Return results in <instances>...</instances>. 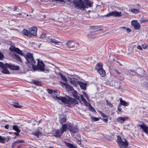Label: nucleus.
I'll return each mask as SVG.
<instances>
[{
    "instance_id": "obj_1",
    "label": "nucleus",
    "mask_w": 148,
    "mask_h": 148,
    "mask_svg": "<svg viewBox=\"0 0 148 148\" xmlns=\"http://www.w3.org/2000/svg\"><path fill=\"white\" fill-rule=\"evenodd\" d=\"M25 57L26 59L27 62L26 64L30 68H36V62L34 60L33 56V54L30 53H28L25 56Z\"/></svg>"
},
{
    "instance_id": "obj_2",
    "label": "nucleus",
    "mask_w": 148,
    "mask_h": 148,
    "mask_svg": "<svg viewBox=\"0 0 148 148\" xmlns=\"http://www.w3.org/2000/svg\"><path fill=\"white\" fill-rule=\"evenodd\" d=\"M58 98L64 104H67L69 106H75L78 104V102L76 99L71 97H69L68 99L64 97H60Z\"/></svg>"
},
{
    "instance_id": "obj_3",
    "label": "nucleus",
    "mask_w": 148,
    "mask_h": 148,
    "mask_svg": "<svg viewBox=\"0 0 148 148\" xmlns=\"http://www.w3.org/2000/svg\"><path fill=\"white\" fill-rule=\"evenodd\" d=\"M73 0L74 4L78 9H81L87 8L88 5L90 6V4L88 0Z\"/></svg>"
},
{
    "instance_id": "obj_4",
    "label": "nucleus",
    "mask_w": 148,
    "mask_h": 148,
    "mask_svg": "<svg viewBox=\"0 0 148 148\" xmlns=\"http://www.w3.org/2000/svg\"><path fill=\"white\" fill-rule=\"evenodd\" d=\"M67 125L68 126V125L62 124L60 129L56 130L53 133L54 136L56 137H60L61 136L63 133L67 131Z\"/></svg>"
},
{
    "instance_id": "obj_5",
    "label": "nucleus",
    "mask_w": 148,
    "mask_h": 148,
    "mask_svg": "<svg viewBox=\"0 0 148 148\" xmlns=\"http://www.w3.org/2000/svg\"><path fill=\"white\" fill-rule=\"evenodd\" d=\"M67 47L71 51H74L78 49L79 46L78 42H75L72 40H69L66 42Z\"/></svg>"
},
{
    "instance_id": "obj_6",
    "label": "nucleus",
    "mask_w": 148,
    "mask_h": 148,
    "mask_svg": "<svg viewBox=\"0 0 148 148\" xmlns=\"http://www.w3.org/2000/svg\"><path fill=\"white\" fill-rule=\"evenodd\" d=\"M117 138L116 142L121 148H128L127 147L128 145V143L126 140L124 139L125 141H123L121 138L119 136H117Z\"/></svg>"
},
{
    "instance_id": "obj_7",
    "label": "nucleus",
    "mask_w": 148,
    "mask_h": 148,
    "mask_svg": "<svg viewBox=\"0 0 148 148\" xmlns=\"http://www.w3.org/2000/svg\"><path fill=\"white\" fill-rule=\"evenodd\" d=\"M36 68H33L34 70L38 69L42 71L44 70L45 64L41 60H38V64L37 65L36 64Z\"/></svg>"
},
{
    "instance_id": "obj_8",
    "label": "nucleus",
    "mask_w": 148,
    "mask_h": 148,
    "mask_svg": "<svg viewBox=\"0 0 148 148\" xmlns=\"http://www.w3.org/2000/svg\"><path fill=\"white\" fill-rule=\"evenodd\" d=\"M122 16L121 12H118L114 11L110 12L106 15L104 16L105 17H110L114 16L115 17H120Z\"/></svg>"
},
{
    "instance_id": "obj_9",
    "label": "nucleus",
    "mask_w": 148,
    "mask_h": 148,
    "mask_svg": "<svg viewBox=\"0 0 148 148\" xmlns=\"http://www.w3.org/2000/svg\"><path fill=\"white\" fill-rule=\"evenodd\" d=\"M9 64H3L1 62H0V67H1L2 69V72L5 74H9V72L7 69L8 68H9Z\"/></svg>"
},
{
    "instance_id": "obj_10",
    "label": "nucleus",
    "mask_w": 148,
    "mask_h": 148,
    "mask_svg": "<svg viewBox=\"0 0 148 148\" xmlns=\"http://www.w3.org/2000/svg\"><path fill=\"white\" fill-rule=\"evenodd\" d=\"M10 49L12 51L16 52L17 53L22 56H24V54L22 53V51L18 48L14 46H12L10 47Z\"/></svg>"
},
{
    "instance_id": "obj_11",
    "label": "nucleus",
    "mask_w": 148,
    "mask_h": 148,
    "mask_svg": "<svg viewBox=\"0 0 148 148\" xmlns=\"http://www.w3.org/2000/svg\"><path fill=\"white\" fill-rule=\"evenodd\" d=\"M65 125H68L67 127V130L68 129L69 130L73 133H76L77 132L78 130L77 127L71 126L70 125L68 124H65Z\"/></svg>"
},
{
    "instance_id": "obj_12",
    "label": "nucleus",
    "mask_w": 148,
    "mask_h": 148,
    "mask_svg": "<svg viewBox=\"0 0 148 148\" xmlns=\"http://www.w3.org/2000/svg\"><path fill=\"white\" fill-rule=\"evenodd\" d=\"M37 29L35 27H33L30 28L29 32L30 36H36V32Z\"/></svg>"
},
{
    "instance_id": "obj_13",
    "label": "nucleus",
    "mask_w": 148,
    "mask_h": 148,
    "mask_svg": "<svg viewBox=\"0 0 148 148\" xmlns=\"http://www.w3.org/2000/svg\"><path fill=\"white\" fill-rule=\"evenodd\" d=\"M131 25L135 29H138L140 28V25L136 21H132L131 22Z\"/></svg>"
},
{
    "instance_id": "obj_14",
    "label": "nucleus",
    "mask_w": 148,
    "mask_h": 148,
    "mask_svg": "<svg viewBox=\"0 0 148 148\" xmlns=\"http://www.w3.org/2000/svg\"><path fill=\"white\" fill-rule=\"evenodd\" d=\"M137 127H140L147 134H148V127L144 123H143V124L137 125Z\"/></svg>"
},
{
    "instance_id": "obj_15",
    "label": "nucleus",
    "mask_w": 148,
    "mask_h": 148,
    "mask_svg": "<svg viewBox=\"0 0 148 148\" xmlns=\"http://www.w3.org/2000/svg\"><path fill=\"white\" fill-rule=\"evenodd\" d=\"M55 95H54L53 96V98L55 99H56L57 100H58V101H60L59 99H58V98L60 97H58V96L60 95V91L57 90H53V93Z\"/></svg>"
},
{
    "instance_id": "obj_16",
    "label": "nucleus",
    "mask_w": 148,
    "mask_h": 148,
    "mask_svg": "<svg viewBox=\"0 0 148 148\" xmlns=\"http://www.w3.org/2000/svg\"><path fill=\"white\" fill-rule=\"evenodd\" d=\"M32 134L35 136L37 138H39V136H41L42 135V134L38 130L35 132H32Z\"/></svg>"
},
{
    "instance_id": "obj_17",
    "label": "nucleus",
    "mask_w": 148,
    "mask_h": 148,
    "mask_svg": "<svg viewBox=\"0 0 148 148\" xmlns=\"http://www.w3.org/2000/svg\"><path fill=\"white\" fill-rule=\"evenodd\" d=\"M9 68L12 70H18L19 68L18 66H15L14 65H12L9 64Z\"/></svg>"
},
{
    "instance_id": "obj_18",
    "label": "nucleus",
    "mask_w": 148,
    "mask_h": 148,
    "mask_svg": "<svg viewBox=\"0 0 148 148\" xmlns=\"http://www.w3.org/2000/svg\"><path fill=\"white\" fill-rule=\"evenodd\" d=\"M127 119V118L126 117H120L117 118V121L118 122L122 123Z\"/></svg>"
},
{
    "instance_id": "obj_19",
    "label": "nucleus",
    "mask_w": 148,
    "mask_h": 148,
    "mask_svg": "<svg viewBox=\"0 0 148 148\" xmlns=\"http://www.w3.org/2000/svg\"><path fill=\"white\" fill-rule=\"evenodd\" d=\"M120 101V105H122L125 106H127L129 105V103L126 102L125 101L123 100L121 98L119 99Z\"/></svg>"
},
{
    "instance_id": "obj_20",
    "label": "nucleus",
    "mask_w": 148,
    "mask_h": 148,
    "mask_svg": "<svg viewBox=\"0 0 148 148\" xmlns=\"http://www.w3.org/2000/svg\"><path fill=\"white\" fill-rule=\"evenodd\" d=\"M69 80L74 86H75L77 82V79L74 78H70Z\"/></svg>"
},
{
    "instance_id": "obj_21",
    "label": "nucleus",
    "mask_w": 148,
    "mask_h": 148,
    "mask_svg": "<svg viewBox=\"0 0 148 148\" xmlns=\"http://www.w3.org/2000/svg\"><path fill=\"white\" fill-rule=\"evenodd\" d=\"M97 72L99 73L101 75L102 77H104L106 75L105 71L103 68L99 69V70L97 71Z\"/></svg>"
},
{
    "instance_id": "obj_22",
    "label": "nucleus",
    "mask_w": 148,
    "mask_h": 148,
    "mask_svg": "<svg viewBox=\"0 0 148 148\" xmlns=\"http://www.w3.org/2000/svg\"><path fill=\"white\" fill-rule=\"evenodd\" d=\"M102 68H103V65L101 63H98L95 66V69L97 71Z\"/></svg>"
},
{
    "instance_id": "obj_23",
    "label": "nucleus",
    "mask_w": 148,
    "mask_h": 148,
    "mask_svg": "<svg viewBox=\"0 0 148 148\" xmlns=\"http://www.w3.org/2000/svg\"><path fill=\"white\" fill-rule=\"evenodd\" d=\"M119 29L121 30L126 31L128 33H130L131 31V30L129 28H127L124 27H120Z\"/></svg>"
},
{
    "instance_id": "obj_24",
    "label": "nucleus",
    "mask_w": 148,
    "mask_h": 148,
    "mask_svg": "<svg viewBox=\"0 0 148 148\" xmlns=\"http://www.w3.org/2000/svg\"><path fill=\"white\" fill-rule=\"evenodd\" d=\"M73 96L75 97L77 99H79V96L81 95L79 94L76 91H74L73 92L72 94Z\"/></svg>"
},
{
    "instance_id": "obj_25",
    "label": "nucleus",
    "mask_w": 148,
    "mask_h": 148,
    "mask_svg": "<svg viewBox=\"0 0 148 148\" xmlns=\"http://www.w3.org/2000/svg\"><path fill=\"white\" fill-rule=\"evenodd\" d=\"M23 34L25 36L30 37V35L29 32L28 30L26 29H24L22 31Z\"/></svg>"
},
{
    "instance_id": "obj_26",
    "label": "nucleus",
    "mask_w": 148,
    "mask_h": 148,
    "mask_svg": "<svg viewBox=\"0 0 148 148\" xmlns=\"http://www.w3.org/2000/svg\"><path fill=\"white\" fill-rule=\"evenodd\" d=\"M79 85L81 88L82 89H86V84L85 83H83L82 82H79Z\"/></svg>"
},
{
    "instance_id": "obj_27",
    "label": "nucleus",
    "mask_w": 148,
    "mask_h": 148,
    "mask_svg": "<svg viewBox=\"0 0 148 148\" xmlns=\"http://www.w3.org/2000/svg\"><path fill=\"white\" fill-rule=\"evenodd\" d=\"M80 97L82 101L84 103L86 106H87L88 104V102L86 101V99L84 98L82 95H81Z\"/></svg>"
},
{
    "instance_id": "obj_28",
    "label": "nucleus",
    "mask_w": 148,
    "mask_h": 148,
    "mask_svg": "<svg viewBox=\"0 0 148 148\" xmlns=\"http://www.w3.org/2000/svg\"><path fill=\"white\" fill-rule=\"evenodd\" d=\"M13 129L18 133H20L21 132V130L18 129V127L17 125H13Z\"/></svg>"
},
{
    "instance_id": "obj_29",
    "label": "nucleus",
    "mask_w": 148,
    "mask_h": 148,
    "mask_svg": "<svg viewBox=\"0 0 148 148\" xmlns=\"http://www.w3.org/2000/svg\"><path fill=\"white\" fill-rule=\"evenodd\" d=\"M14 58L15 59H16L17 60L21 62H22V60L20 58V57L17 54H15L14 56Z\"/></svg>"
},
{
    "instance_id": "obj_30",
    "label": "nucleus",
    "mask_w": 148,
    "mask_h": 148,
    "mask_svg": "<svg viewBox=\"0 0 148 148\" xmlns=\"http://www.w3.org/2000/svg\"><path fill=\"white\" fill-rule=\"evenodd\" d=\"M142 108L143 109H145L147 105V103L146 102L142 101Z\"/></svg>"
},
{
    "instance_id": "obj_31",
    "label": "nucleus",
    "mask_w": 148,
    "mask_h": 148,
    "mask_svg": "<svg viewBox=\"0 0 148 148\" xmlns=\"http://www.w3.org/2000/svg\"><path fill=\"white\" fill-rule=\"evenodd\" d=\"M66 118H64V117H63L62 118H61V119L60 120V123L62 124H63L65 123V122H66Z\"/></svg>"
},
{
    "instance_id": "obj_32",
    "label": "nucleus",
    "mask_w": 148,
    "mask_h": 148,
    "mask_svg": "<svg viewBox=\"0 0 148 148\" xmlns=\"http://www.w3.org/2000/svg\"><path fill=\"white\" fill-rule=\"evenodd\" d=\"M131 11L134 14H137L139 12V10L136 9H133L131 10Z\"/></svg>"
},
{
    "instance_id": "obj_33",
    "label": "nucleus",
    "mask_w": 148,
    "mask_h": 148,
    "mask_svg": "<svg viewBox=\"0 0 148 148\" xmlns=\"http://www.w3.org/2000/svg\"><path fill=\"white\" fill-rule=\"evenodd\" d=\"M19 105L18 103H14L13 104H12V105L16 108H20L21 107V106H18Z\"/></svg>"
},
{
    "instance_id": "obj_34",
    "label": "nucleus",
    "mask_w": 148,
    "mask_h": 148,
    "mask_svg": "<svg viewBox=\"0 0 148 148\" xmlns=\"http://www.w3.org/2000/svg\"><path fill=\"white\" fill-rule=\"evenodd\" d=\"M50 42L53 43L54 44H58L60 42L52 38H51V40L50 41Z\"/></svg>"
},
{
    "instance_id": "obj_35",
    "label": "nucleus",
    "mask_w": 148,
    "mask_h": 148,
    "mask_svg": "<svg viewBox=\"0 0 148 148\" xmlns=\"http://www.w3.org/2000/svg\"><path fill=\"white\" fill-rule=\"evenodd\" d=\"M61 78L62 80L65 82H67L68 81V80L66 77L62 75H61Z\"/></svg>"
},
{
    "instance_id": "obj_36",
    "label": "nucleus",
    "mask_w": 148,
    "mask_h": 148,
    "mask_svg": "<svg viewBox=\"0 0 148 148\" xmlns=\"http://www.w3.org/2000/svg\"><path fill=\"white\" fill-rule=\"evenodd\" d=\"M67 146L70 148H75V146L72 144L67 143L66 144Z\"/></svg>"
},
{
    "instance_id": "obj_37",
    "label": "nucleus",
    "mask_w": 148,
    "mask_h": 148,
    "mask_svg": "<svg viewBox=\"0 0 148 148\" xmlns=\"http://www.w3.org/2000/svg\"><path fill=\"white\" fill-rule=\"evenodd\" d=\"M65 82V83L63 82H61L60 83H62V84H61L62 86H65L66 87L68 88L69 87H70V86L68 85L67 83H66Z\"/></svg>"
},
{
    "instance_id": "obj_38",
    "label": "nucleus",
    "mask_w": 148,
    "mask_h": 148,
    "mask_svg": "<svg viewBox=\"0 0 148 148\" xmlns=\"http://www.w3.org/2000/svg\"><path fill=\"white\" fill-rule=\"evenodd\" d=\"M33 82L35 84L38 86H41V83L38 81H35Z\"/></svg>"
},
{
    "instance_id": "obj_39",
    "label": "nucleus",
    "mask_w": 148,
    "mask_h": 148,
    "mask_svg": "<svg viewBox=\"0 0 148 148\" xmlns=\"http://www.w3.org/2000/svg\"><path fill=\"white\" fill-rule=\"evenodd\" d=\"M92 119L94 121H98L99 120V118L96 117H94L93 116H91Z\"/></svg>"
},
{
    "instance_id": "obj_40",
    "label": "nucleus",
    "mask_w": 148,
    "mask_h": 148,
    "mask_svg": "<svg viewBox=\"0 0 148 148\" xmlns=\"http://www.w3.org/2000/svg\"><path fill=\"white\" fill-rule=\"evenodd\" d=\"M47 91L48 92V93L49 94H53V90L50 89H48L47 90Z\"/></svg>"
},
{
    "instance_id": "obj_41",
    "label": "nucleus",
    "mask_w": 148,
    "mask_h": 148,
    "mask_svg": "<svg viewBox=\"0 0 148 148\" xmlns=\"http://www.w3.org/2000/svg\"><path fill=\"white\" fill-rule=\"evenodd\" d=\"M148 21V19H142L140 20V23H142L143 22H147Z\"/></svg>"
},
{
    "instance_id": "obj_42",
    "label": "nucleus",
    "mask_w": 148,
    "mask_h": 148,
    "mask_svg": "<svg viewBox=\"0 0 148 148\" xmlns=\"http://www.w3.org/2000/svg\"><path fill=\"white\" fill-rule=\"evenodd\" d=\"M106 102L107 103V105H108L110 107H112L113 106L112 104L110 103V102L108 101V100H106Z\"/></svg>"
},
{
    "instance_id": "obj_43",
    "label": "nucleus",
    "mask_w": 148,
    "mask_h": 148,
    "mask_svg": "<svg viewBox=\"0 0 148 148\" xmlns=\"http://www.w3.org/2000/svg\"><path fill=\"white\" fill-rule=\"evenodd\" d=\"M16 141L17 143H18V144L19 143H25L24 141L23 140L18 139Z\"/></svg>"
},
{
    "instance_id": "obj_44",
    "label": "nucleus",
    "mask_w": 148,
    "mask_h": 148,
    "mask_svg": "<svg viewBox=\"0 0 148 148\" xmlns=\"http://www.w3.org/2000/svg\"><path fill=\"white\" fill-rule=\"evenodd\" d=\"M12 94L14 96H16L18 94V92L16 91H13L12 92Z\"/></svg>"
},
{
    "instance_id": "obj_45",
    "label": "nucleus",
    "mask_w": 148,
    "mask_h": 148,
    "mask_svg": "<svg viewBox=\"0 0 148 148\" xmlns=\"http://www.w3.org/2000/svg\"><path fill=\"white\" fill-rule=\"evenodd\" d=\"M83 93L85 97L86 98L87 100L88 101L89 100V97L88 96V95L87 94H86L84 92H83Z\"/></svg>"
},
{
    "instance_id": "obj_46",
    "label": "nucleus",
    "mask_w": 148,
    "mask_h": 148,
    "mask_svg": "<svg viewBox=\"0 0 148 148\" xmlns=\"http://www.w3.org/2000/svg\"><path fill=\"white\" fill-rule=\"evenodd\" d=\"M5 139L0 136V142L2 143H4Z\"/></svg>"
},
{
    "instance_id": "obj_47",
    "label": "nucleus",
    "mask_w": 148,
    "mask_h": 148,
    "mask_svg": "<svg viewBox=\"0 0 148 148\" xmlns=\"http://www.w3.org/2000/svg\"><path fill=\"white\" fill-rule=\"evenodd\" d=\"M143 48L144 49H146L148 47L147 45L145 44L144 45H142Z\"/></svg>"
},
{
    "instance_id": "obj_48",
    "label": "nucleus",
    "mask_w": 148,
    "mask_h": 148,
    "mask_svg": "<svg viewBox=\"0 0 148 148\" xmlns=\"http://www.w3.org/2000/svg\"><path fill=\"white\" fill-rule=\"evenodd\" d=\"M18 144V143H17L16 141H15V142L13 143L12 145V147L13 148L15 146Z\"/></svg>"
},
{
    "instance_id": "obj_49",
    "label": "nucleus",
    "mask_w": 148,
    "mask_h": 148,
    "mask_svg": "<svg viewBox=\"0 0 148 148\" xmlns=\"http://www.w3.org/2000/svg\"><path fill=\"white\" fill-rule=\"evenodd\" d=\"M117 109H118V110H119V111L120 112H121V111H122V109L121 108V105H119L118 106V107H117Z\"/></svg>"
},
{
    "instance_id": "obj_50",
    "label": "nucleus",
    "mask_w": 148,
    "mask_h": 148,
    "mask_svg": "<svg viewBox=\"0 0 148 148\" xmlns=\"http://www.w3.org/2000/svg\"><path fill=\"white\" fill-rule=\"evenodd\" d=\"M76 142L77 144L79 145L81 143V140L78 139H76Z\"/></svg>"
},
{
    "instance_id": "obj_51",
    "label": "nucleus",
    "mask_w": 148,
    "mask_h": 148,
    "mask_svg": "<svg viewBox=\"0 0 148 148\" xmlns=\"http://www.w3.org/2000/svg\"><path fill=\"white\" fill-rule=\"evenodd\" d=\"M4 57L3 55L1 52H0V60H2Z\"/></svg>"
},
{
    "instance_id": "obj_52",
    "label": "nucleus",
    "mask_w": 148,
    "mask_h": 148,
    "mask_svg": "<svg viewBox=\"0 0 148 148\" xmlns=\"http://www.w3.org/2000/svg\"><path fill=\"white\" fill-rule=\"evenodd\" d=\"M100 113L101 114L102 116L103 117H107V116L104 113L102 112H100Z\"/></svg>"
},
{
    "instance_id": "obj_53",
    "label": "nucleus",
    "mask_w": 148,
    "mask_h": 148,
    "mask_svg": "<svg viewBox=\"0 0 148 148\" xmlns=\"http://www.w3.org/2000/svg\"><path fill=\"white\" fill-rule=\"evenodd\" d=\"M46 36V34L45 33H42L40 36V38H43L44 37H45Z\"/></svg>"
},
{
    "instance_id": "obj_54",
    "label": "nucleus",
    "mask_w": 148,
    "mask_h": 148,
    "mask_svg": "<svg viewBox=\"0 0 148 148\" xmlns=\"http://www.w3.org/2000/svg\"><path fill=\"white\" fill-rule=\"evenodd\" d=\"M137 48L139 50H143V49L142 47H141V46H140V45H138L137 46Z\"/></svg>"
},
{
    "instance_id": "obj_55",
    "label": "nucleus",
    "mask_w": 148,
    "mask_h": 148,
    "mask_svg": "<svg viewBox=\"0 0 148 148\" xmlns=\"http://www.w3.org/2000/svg\"><path fill=\"white\" fill-rule=\"evenodd\" d=\"M46 41H48V42H50V41L51 40V38H50V37H47L46 38Z\"/></svg>"
},
{
    "instance_id": "obj_56",
    "label": "nucleus",
    "mask_w": 148,
    "mask_h": 148,
    "mask_svg": "<svg viewBox=\"0 0 148 148\" xmlns=\"http://www.w3.org/2000/svg\"><path fill=\"white\" fill-rule=\"evenodd\" d=\"M18 9V8L16 7L15 6L14 8V11H16Z\"/></svg>"
},
{
    "instance_id": "obj_57",
    "label": "nucleus",
    "mask_w": 148,
    "mask_h": 148,
    "mask_svg": "<svg viewBox=\"0 0 148 148\" xmlns=\"http://www.w3.org/2000/svg\"><path fill=\"white\" fill-rule=\"evenodd\" d=\"M4 127L5 129H8L9 127V125H7L5 126Z\"/></svg>"
},
{
    "instance_id": "obj_58",
    "label": "nucleus",
    "mask_w": 148,
    "mask_h": 148,
    "mask_svg": "<svg viewBox=\"0 0 148 148\" xmlns=\"http://www.w3.org/2000/svg\"><path fill=\"white\" fill-rule=\"evenodd\" d=\"M115 72L118 74H120L121 73L117 70H115Z\"/></svg>"
},
{
    "instance_id": "obj_59",
    "label": "nucleus",
    "mask_w": 148,
    "mask_h": 148,
    "mask_svg": "<svg viewBox=\"0 0 148 148\" xmlns=\"http://www.w3.org/2000/svg\"><path fill=\"white\" fill-rule=\"evenodd\" d=\"M19 133H18V132H15L14 133V134L16 135L17 136H19Z\"/></svg>"
},
{
    "instance_id": "obj_60",
    "label": "nucleus",
    "mask_w": 148,
    "mask_h": 148,
    "mask_svg": "<svg viewBox=\"0 0 148 148\" xmlns=\"http://www.w3.org/2000/svg\"><path fill=\"white\" fill-rule=\"evenodd\" d=\"M103 120L105 122H107L108 121V120L107 119H103Z\"/></svg>"
},
{
    "instance_id": "obj_61",
    "label": "nucleus",
    "mask_w": 148,
    "mask_h": 148,
    "mask_svg": "<svg viewBox=\"0 0 148 148\" xmlns=\"http://www.w3.org/2000/svg\"><path fill=\"white\" fill-rule=\"evenodd\" d=\"M17 148H21V146H19Z\"/></svg>"
},
{
    "instance_id": "obj_62",
    "label": "nucleus",
    "mask_w": 148,
    "mask_h": 148,
    "mask_svg": "<svg viewBox=\"0 0 148 148\" xmlns=\"http://www.w3.org/2000/svg\"><path fill=\"white\" fill-rule=\"evenodd\" d=\"M49 148H54L50 146V147H49Z\"/></svg>"
},
{
    "instance_id": "obj_63",
    "label": "nucleus",
    "mask_w": 148,
    "mask_h": 148,
    "mask_svg": "<svg viewBox=\"0 0 148 148\" xmlns=\"http://www.w3.org/2000/svg\"><path fill=\"white\" fill-rule=\"evenodd\" d=\"M18 14L19 15H21L22 14L20 13Z\"/></svg>"
},
{
    "instance_id": "obj_64",
    "label": "nucleus",
    "mask_w": 148,
    "mask_h": 148,
    "mask_svg": "<svg viewBox=\"0 0 148 148\" xmlns=\"http://www.w3.org/2000/svg\"><path fill=\"white\" fill-rule=\"evenodd\" d=\"M27 16H29L28 14H27Z\"/></svg>"
}]
</instances>
